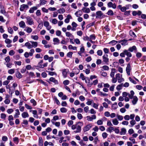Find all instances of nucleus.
<instances>
[{"label": "nucleus", "instance_id": "obj_37", "mask_svg": "<svg viewBox=\"0 0 146 146\" xmlns=\"http://www.w3.org/2000/svg\"><path fill=\"white\" fill-rule=\"evenodd\" d=\"M130 123L131 125V127H133L134 126V125L136 124V122L133 119L132 120L130 121Z\"/></svg>", "mask_w": 146, "mask_h": 146}, {"label": "nucleus", "instance_id": "obj_32", "mask_svg": "<svg viewBox=\"0 0 146 146\" xmlns=\"http://www.w3.org/2000/svg\"><path fill=\"white\" fill-rule=\"evenodd\" d=\"M136 49V47L135 46H133L132 47H130L128 49V50L131 52H132L134 50Z\"/></svg>", "mask_w": 146, "mask_h": 146}, {"label": "nucleus", "instance_id": "obj_27", "mask_svg": "<svg viewBox=\"0 0 146 146\" xmlns=\"http://www.w3.org/2000/svg\"><path fill=\"white\" fill-rule=\"evenodd\" d=\"M77 129V130L76 131H74V132L75 133H77L80 132L81 131V127L80 125L77 126L76 127Z\"/></svg>", "mask_w": 146, "mask_h": 146}, {"label": "nucleus", "instance_id": "obj_31", "mask_svg": "<svg viewBox=\"0 0 146 146\" xmlns=\"http://www.w3.org/2000/svg\"><path fill=\"white\" fill-rule=\"evenodd\" d=\"M31 42L32 44V46H33V47L35 48L37 46L38 43L37 42L31 41Z\"/></svg>", "mask_w": 146, "mask_h": 146}, {"label": "nucleus", "instance_id": "obj_42", "mask_svg": "<svg viewBox=\"0 0 146 146\" xmlns=\"http://www.w3.org/2000/svg\"><path fill=\"white\" fill-rule=\"evenodd\" d=\"M117 43V41L115 40H113L109 43L110 44H112L113 45H115Z\"/></svg>", "mask_w": 146, "mask_h": 146}, {"label": "nucleus", "instance_id": "obj_51", "mask_svg": "<svg viewBox=\"0 0 146 146\" xmlns=\"http://www.w3.org/2000/svg\"><path fill=\"white\" fill-rule=\"evenodd\" d=\"M16 76L17 78H20L22 77V76L19 72H18L17 73Z\"/></svg>", "mask_w": 146, "mask_h": 146}, {"label": "nucleus", "instance_id": "obj_26", "mask_svg": "<svg viewBox=\"0 0 146 146\" xmlns=\"http://www.w3.org/2000/svg\"><path fill=\"white\" fill-rule=\"evenodd\" d=\"M25 46H27L28 48L29 49H31L33 48V46H32L31 44L29 42H27L25 44Z\"/></svg>", "mask_w": 146, "mask_h": 146}, {"label": "nucleus", "instance_id": "obj_13", "mask_svg": "<svg viewBox=\"0 0 146 146\" xmlns=\"http://www.w3.org/2000/svg\"><path fill=\"white\" fill-rule=\"evenodd\" d=\"M138 100V99L137 97L134 96L133 97V100L132 101L133 104L134 105H135L137 103Z\"/></svg>", "mask_w": 146, "mask_h": 146}, {"label": "nucleus", "instance_id": "obj_25", "mask_svg": "<svg viewBox=\"0 0 146 146\" xmlns=\"http://www.w3.org/2000/svg\"><path fill=\"white\" fill-rule=\"evenodd\" d=\"M28 33H31L32 31V29L29 27H27L25 30Z\"/></svg>", "mask_w": 146, "mask_h": 146}, {"label": "nucleus", "instance_id": "obj_63", "mask_svg": "<svg viewBox=\"0 0 146 146\" xmlns=\"http://www.w3.org/2000/svg\"><path fill=\"white\" fill-rule=\"evenodd\" d=\"M72 54L73 53L72 52H69L67 54V56L70 58H71Z\"/></svg>", "mask_w": 146, "mask_h": 146}, {"label": "nucleus", "instance_id": "obj_20", "mask_svg": "<svg viewBox=\"0 0 146 146\" xmlns=\"http://www.w3.org/2000/svg\"><path fill=\"white\" fill-rule=\"evenodd\" d=\"M116 72L115 70V68H112L111 70V72L110 73V76L112 77H114L115 73Z\"/></svg>", "mask_w": 146, "mask_h": 146}, {"label": "nucleus", "instance_id": "obj_56", "mask_svg": "<svg viewBox=\"0 0 146 146\" xmlns=\"http://www.w3.org/2000/svg\"><path fill=\"white\" fill-rule=\"evenodd\" d=\"M74 42L76 44H80V42L78 38H76L74 40Z\"/></svg>", "mask_w": 146, "mask_h": 146}, {"label": "nucleus", "instance_id": "obj_23", "mask_svg": "<svg viewBox=\"0 0 146 146\" xmlns=\"http://www.w3.org/2000/svg\"><path fill=\"white\" fill-rule=\"evenodd\" d=\"M82 12L80 11H77L75 13V15L77 17H79L80 16H81L82 15Z\"/></svg>", "mask_w": 146, "mask_h": 146}, {"label": "nucleus", "instance_id": "obj_43", "mask_svg": "<svg viewBox=\"0 0 146 146\" xmlns=\"http://www.w3.org/2000/svg\"><path fill=\"white\" fill-rule=\"evenodd\" d=\"M129 33L131 36L133 37H135L136 36L134 32L131 31H130Z\"/></svg>", "mask_w": 146, "mask_h": 146}, {"label": "nucleus", "instance_id": "obj_2", "mask_svg": "<svg viewBox=\"0 0 146 146\" xmlns=\"http://www.w3.org/2000/svg\"><path fill=\"white\" fill-rule=\"evenodd\" d=\"M122 75H120L119 74H117L115 75V78L117 80V79L118 82L121 83L124 81V79L122 78Z\"/></svg>", "mask_w": 146, "mask_h": 146}, {"label": "nucleus", "instance_id": "obj_29", "mask_svg": "<svg viewBox=\"0 0 146 146\" xmlns=\"http://www.w3.org/2000/svg\"><path fill=\"white\" fill-rule=\"evenodd\" d=\"M127 40H126L123 39L121 40V44L123 46H125L127 44Z\"/></svg>", "mask_w": 146, "mask_h": 146}, {"label": "nucleus", "instance_id": "obj_22", "mask_svg": "<svg viewBox=\"0 0 146 146\" xmlns=\"http://www.w3.org/2000/svg\"><path fill=\"white\" fill-rule=\"evenodd\" d=\"M49 80L50 81L54 83L55 84H58V82L57 80H56L53 77L50 78Z\"/></svg>", "mask_w": 146, "mask_h": 146}, {"label": "nucleus", "instance_id": "obj_50", "mask_svg": "<svg viewBox=\"0 0 146 146\" xmlns=\"http://www.w3.org/2000/svg\"><path fill=\"white\" fill-rule=\"evenodd\" d=\"M89 40H94L96 38V37L94 35H92L90 36Z\"/></svg>", "mask_w": 146, "mask_h": 146}, {"label": "nucleus", "instance_id": "obj_44", "mask_svg": "<svg viewBox=\"0 0 146 146\" xmlns=\"http://www.w3.org/2000/svg\"><path fill=\"white\" fill-rule=\"evenodd\" d=\"M31 37L35 40H37L38 38V37L37 35H32Z\"/></svg>", "mask_w": 146, "mask_h": 146}, {"label": "nucleus", "instance_id": "obj_18", "mask_svg": "<svg viewBox=\"0 0 146 146\" xmlns=\"http://www.w3.org/2000/svg\"><path fill=\"white\" fill-rule=\"evenodd\" d=\"M124 52L125 53V54L128 57H131L132 54L131 53L129 52L127 50H124Z\"/></svg>", "mask_w": 146, "mask_h": 146}, {"label": "nucleus", "instance_id": "obj_17", "mask_svg": "<svg viewBox=\"0 0 146 146\" xmlns=\"http://www.w3.org/2000/svg\"><path fill=\"white\" fill-rule=\"evenodd\" d=\"M82 10L85 13H89L90 12V10L89 8H86L84 7Z\"/></svg>", "mask_w": 146, "mask_h": 146}, {"label": "nucleus", "instance_id": "obj_10", "mask_svg": "<svg viewBox=\"0 0 146 146\" xmlns=\"http://www.w3.org/2000/svg\"><path fill=\"white\" fill-rule=\"evenodd\" d=\"M108 55L105 54L103 56V61L106 63L108 62L109 61V58H108Z\"/></svg>", "mask_w": 146, "mask_h": 146}, {"label": "nucleus", "instance_id": "obj_61", "mask_svg": "<svg viewBox=\"0 0 146 146\" xmlns=\"http://www.w3.org/2000/svg\"><path fill=\"white\" fill-rule=\"evenodd\" d=\"M97 123L98 125H100L103 124V122L101 120H99L97 121Z\"/></svg>", "mask_w": 146, "mask_h": 146}, {"label": "nucleus", "instance_id": "obj_9", "mask_svg": "<svg viewBox=\"0 0 146 146\" xmlns=\"http://www.w3.org/2000/svg\"><path fill=\"white\" fill-rule=\"evenodd\" d=\"M62 74L64 78H66L67 77V73L68 72V70L66 69H64L62 70Z\"/></svg>", "mask_w": 146, "mask_h": 146}, {"label": "nucleus", "instance_id": "obj_35", "mask_svg": "<svg viewBox=\"0 0 146 146\" xmlns=\"http://www.w3.org/2000/svg\"><path fill=\"white\" fill-rule=\"evenodd\" d=\"M13 141L15 144H17L19 143V139L18 137H15L13 138Z\"/></svg>", "mask_w": 146, "mask_h": 146}, {"label": "nucleus", "instance_id": "obj_62", "mask_svg": "<svg viewBox=\"0 0 146 146\" xmlns=\"http://www.w3.org/2000/svg\"><path fill=\"white\" fill-rule=\"evenodd\" d=\"M70 81L68 80H66L64 81L63 82V84L65 85H68L69 84Z\"/></svg>", "mask_w": 146, "mask_h": 146}, {"label": "nucleus", "instance_id": "obj_4", "mask_svg": "<svg viewBox=\"0 0 146 146\" xmlns=\"http://www.w3.org/2000/svg\"><path fill=\"white\" fill-rule=\"evenodd\" d=\"M29 8V6L28 5L23 4L20 6V10L21 11H23L25 9H27Z\"/></svg>", "mask_w": 146, "mask_h": 146}, {"label": "nucleus", "instance_id": "obj_48", "mask_svg": "<svg viewBox=\"0 0 146 146\" xmlns=\"http://www.w3.org/2000/svg\"><path fill=\"white\" fill-rule=\"evenodd\" d=\"M48 56L47 55H46V60L48 59V61L49 62H51L52 61L53 59V57H49L48 58Z\"/></svg>", "mask_w": 146, "mask_h": 146}, {"label": "nucleus", "instance_id": "obj_8", "mask_svg": "<svg viewBox=\"0 0 146 146\" xmlns=\"http://www.w3.org/2000/svg\"><path fill=\"white\" fill-rule=\"evenodd\" d=\"M108 6L109 7H112L114 9L116 8V5L115 3L113 4L111 2H109L108 4Z\"/></svg>", "mask_w": 146, "mask_h": 146}, {"label": "nucleus", "instance_id": "obj_24", "mask_svg": "<svg viewBox=\"0 0 146 146\" xmlns=\"http://www.w3.org/2000/svg\"><path fill=\"white\" fill-rule=\"evenodd\" d=\"M37 9V7H34L31 8L29 10V12L30 13H33L35 10Z\"/></svg>", "mask_w": 146, "mask_h": 146}, {"label": "nucleus", "instance_id": "obj_55", "mask_svg": "<svg viewBox=\"0 0 146 146\" xmlns=\"http://www.w3.org/2000/svg\"><path fill=\"white\" fill-rule=\"evenodd\" d=\"M34 50L32 49L30 50V52L29 53V55L31 56H32L33 55V53L34 52Z\"/></svg>", "mask_w": 146, "mask_h": 146}, {"label": "nucleus", "instance_id": "obj_57", "mask_svg": "<svg viewBox=\"0 0 146 146\" xmlns=\"http://www.w3.org/2000/svg\"><path fill=\"white\" fill-rule=\"evenodd\" d=\"M5 60L6 62L8 63L9 62L10 60V57L9 56H8L7 57L5 58Z\"/></svg>", "mask_w": 146, "mask_h": 146}, {"label": "nucleus", "instance_id": "obj_14", "mask_svg": "<svg viewBox=\"0 0 146 146\" xmlns=\"http://www.w3.org/2000/svg\"><path fill=\"white\" fill-rule=\"evenodd\" d=\"M53 41L54 42V45L58 44L59 43L60 40L58 38H53Z\"/></svg>", "mask_w": 146, "mask_h": 146}, {"label": "nucleus", "instance_id": "obj_6", "mask_svg": "<svg viewBox=\"0 0 146 146\" xmlns=\"http://www.w3.org/2000/svg\"><path fill=\"white\" fill-rule=\"evenodd\" d=\"M92 124H90L86 125L84 128V132L88 131L92 127Z\"/></svg>", "mask_w": 146, "mask_h": 146}, {"label": "nucleus", "instance_id": "obj_7", "mask_svg": "<svg viewBox=\"0 0 146 146\" xmlns=\"http://www.w3.org/2000/svg\"><path fill=\"white\" fill-rule=\"evenodd\" d=\"M72 28L71 29L72 31H74L76 30V28L78 26L77 24L74 22H73L72 23Z\"/></svg>", "mask_w": 146, "mask_h": 146}, {"label": "nucleus", "instance_id": "obj_46", "mask_svg": "<svg viewBox=\"0 0 146 146\" xmlns=\"http://www.w3.org/2000/svg\"><path fill=\"white\" fill-rule=\"evenodd\" d=\"M114 130V129L113 127H110L108 128L107 129V131H108L110 133H111L113 130Z\"/></svg>", "mask_w": 146, "mask_h": 146}, {"label": "nucleus", "instance_id": "obj_36", "mask_svg": "<svg viewBox=\"0 0 146 146\" xmlns=\"http://www.w3.org/2000/svg\"><path fill=\"white\" fill-rule=\"evenodd\" d=\"M15 72V69H12L8 70V73L9 74H12L14 73Z\"/></svg>", "mask_w": 146, "mask_h": 146}, {"label": "nucleus", "instance_id": "obj_28", "mask_svg": "<svg viewBox=\"0 0 146 146\" xmlns=\"http://www.w3.org/2000/svg\"><path fill=\"white\" fill-rule=\"evenodd\" d=\"M39 146H42L43 145V141L42 138L40 137L39 139Z\"/></svg>", "mask_w": 146, "mask_h": 146}, {"label": "nucleus", "instance_id": "obj_54", "mask_svg": "<svg viewBox=\"0 0 146 146\" xmlns=\"http://www.w3.org/2000/svg\"><path fill=\"white\" fill-rule=\"evenodd\" d=\"M122 84H120L117 86L116 88L118 90H119L121 89Z\"/></svg>", "mask_w": 146, "mask_h": 146}, {"label": "nucleus", "instance_id": "obj_40", "mask_svg": "<svg viewBox=\"0 0 146 146\" xmlns=\"http://www.w3.org/2000/svg\"><path fill=\"white\" fill-rule=\"evenodd\" d=\"M69 49H72L73 50H76L77 47L76 46H73L71 45H69L68 47Z\"/></svg>", "mask_w": 146, "mask_h": 146}, {"label": "nucleus", "instance_id": "obj_34", "mask_svg": "<svg viewBox=\"0 0 146 146\" xmlns=\"http://www.w3.org/2000/svg\"><path fill=\"white\" fill-rule=\"evenodd\" d=\"M60 111L62 113H65L67 112V110L65 108L62 107L60 109Z\"/></svg>", "mask_w": 146, "mask_h": 146}, {"label": "nucleus", "instance_id": "obj_39", "mask_svg": "<svg viewBox=\"0 0 146 146\" xmlns=\"http://www.w3.org/2000/svg\"><path fill=\"white\" fill-rule=\"evenodd\" d=\"M88 102H86V104L88 105H90L92 103H93V101L92 100L88 99Z\"/></svg>", "mask_w": 146, "mask_h": 146}, {"label": "nucleus", "instance_id": "obj_5", "mask_svg": "<svg viewBox=\"0 0 146 146\" xmlns=\"http://www.w3.org/2000/svg\"><path fill=\"white\" fill-rule=\"evenodd\" d=\"M131 70V68L130 64V63H129L128 64L126 68V71L127 74L128 75H130V72Z\"/></svg>", "mask_w": 146, "mask_h": 146}, {"label": "nucleus", "instance_id": "obj_3", "mask_svg": "<svg viewBox=\"0 0 146 146\" xmlns=\"http://www.w3.org/2000/svg\"><path fill=\"white\" fill-rule=\"evenodd\" d=\"M27 20V23L29 25H31L34 24V22L33 19L29 17H26Z\"/></svg>", "mask_w": 146, "mask_h": 146}, {"label": "nucleus", "instance_id": "obj_12", "mask_svg": "<svg viewBox=\"0 0 146 146\" xmlns=\"http://www.w3.org/2000/svg\"><path fill=\"white\" fill-rule=\"evenodd\" d=\"M21 115L22 117L23 118L28 117L29 116V114L27 112H24L22 113L21 114Z\"/></svg>", "mask_w": 146, "mask_h": 146}, {"label": "nucleus", "instance_id": "obj_19", "mask_svg": "<svg viewBox=\"0 0 146 146\" xmlns=\"http://www.w3.org/2000/svg\"><path fill=\"white\" fill-rule=\"evenodd\" d=\"M112 122L114 125H117L119 122L116 118H114L112 119Z\"/></svg>", "mask_w": 146, "mask_h": 146}, {"label": "nucleus", "instance_id": "obj_53", "mask_svg": "<svg viewBox=\"0 0 146 146\" xmlns=\"http://www.w3.org/2000/svg\"><path fill=\"white\" fill-rule=\"evenodd\" d=\"M107 14L108 15H113V13L111 10H109L107 12Z\"/></svg>", "mask_w": 146, "mask_h": 146}, {"label": "nucleus", "instance_id": "obj_21", "mask_svg": "<svg viewBox=\"0 0 146 146\" xmlns=\"http://www.w3.org/2000/svg\"><path fill=\"white\" fill-rule=\"evenodd\" d=\"M126 129L124 128H122L121 129L120 134L121 135H124L126 133Z\"/></svg>", "mask_w": 146, "mask_h": 146}, {"label": "nucleus", "instance_id": "obj_47", "mask_svg": "<svg viewBox=\"0 0 146 146\" xmlns=\"http://www.w3.org/2000/svg\"><path fill=\"white\" fill-rule=\"evenodd\" d=\"M117 117L119 121L122 120L123 119V117L122 115H117Z\"/></svg>", "mask_w": 146, "mask_h": 146}, {"label": "nucleus", "instance_id": "obj_16", "mask_svg": "<svg viewBox=\"0 0 146 146\" xmlns=\"http://www.w3.org/2000/svg\"><path fill=\"white\" fill-rule=\"evenodd\" d=\"M19 25L23 29L26 26L25 23L23 21H21L19 23Z\"/></svg>", "mask_w": 146, "mask_h": 146}, {"label": "nucleus", "instance_id": "obj_15", "mask_svg": "<svg viewBox=\"0 0 146 146\" xmlns=\"http://www.w3.org/2000/svg\"><path fill=\"white\" fill-rule=\"evenodd\" d=\"M16 112L15 114L14 115V117L15 118H18L19 115H20V113L18 109H16L15 110Z\"/></svg>", "mask_w": 146, "mask_h": 146}, {"label": "nucleus", "instance_id": "obj_41", "mask_svg": "<svg viewBox=\"0 0 146 146\" xmlns=\"http://www.w3.org/2000/svg\"><path fill=\"white\" fill-rule=\"evenodd\" d=\"M117 103H115L112 104V108L113 110H115L117 108Z\"/></svg>", "mask_w": 146, "mask_h": 146}, {"label": "nucleus", "instance_id": "obj_60", "mask_svg": "<svg viewBox=\"0 0 146 146\" xmlns=\"http://www.w3.org/2000/svg\"><path fill=\"white\" fill-rule=\"evenodd\" d=\"M99 105L98 104H96L93 103V107L96 109H98V107Z\"/></svg>", "mask_w": 146, "mask_h": 146}, {"label": "nucleus", "instance_id": "obj_58", "mask_svg": "<svg viewBox=\"0 0 146 146\" xmlns=\"http://www.w3.org/2000/svg\"><path fill=\"white\" fill-rule=\"evenodd\" d=\"M48 22L46 21V27L48 30H49L51 28V26H50Z\"/></svg>", "mask_w": 146, "mask_h": 146}, {"label": "nucleus", "instance_id": "obj_64", "mask_svg": "<svg viewBox=\"0 0 146 146\" xmlns=\"http://www.w3.org/2000/svg\"><path fill=\"white\" fill-rule=\"evenodd\" d=\"M102 51L101 50H99L97 52V54L99 56H102Z\"/></svg>", "mask_w": 146, "mask_h": 146}, {"label": "nucleus", "instance_id": "obj_49", "mask_svg": "<svg viewBox=\"0 0 146 146\" xmlns=\"http://www.w3.org/2000/svg\"><path fill=\"white\" fill-rule=\"evenodd\" d=\"M80 78L82 80H85V79L86 78L82 73H81L80 74Z\"/></svg>", "mask_w": 146, "mask_h": 146}, {"label": "nucleus", "instance_id": "obj_30", "mask_svg": "<svg viewBox=\"0 0 146 146\" xmlns=\"http://www.w3.org/2000/svg\"><path fill=\"white\" fill-rule=\"evenodd\" d=\"M65 34L66 36L68 37H73V36L72 35L71 33L70 32H66Z\"/></svg>", "mask_w": 146, "mask_h": 146}, {"label": "nucleus", "instance_id": "obj_52", "mask_svg": "<svg viewBox=\"0 0 146 146\" xmlns=\"http://www.w3.org/2000/svg\"><path fill=\"white\" fill-rule=\"evenodd\" d=\"M6 115L5 114L2 113L1 114V118L2 119H5Z\"/></svg>", "mask_w": 146, "mask_h": 146}, {"label": "nucleus", "instance_id": "obj_45", "mask_svg": "<svg viewBox=\"0 0 146 146\" xmlns=\"http://www.w3.org/2000/svg\"><path fill=\"white\" fill-rule=\"evenodd\" d=\"M5 42L7 44H10L12 42V41L8 38H6L5 40Z\"/></svg>", "mask_w": 146, "mask_h": 146}, {"label": "nucleus", "instance_id": "obj_1", "mask_svg": "<svg viewBox=\"0 0 146 146\" xmlns=\"http://www.w3.org/2000/svg\"><path fill=\"white\" fill-rule=\"evenodd\" d=\"M104 15L103 13L101 11H98L96 13V18H103Z\"/></svg>", "mask_w": 146, "mask_h": 146}, {"label": "nucleus", "instance_id": "obj_11", "mask_svg": "<svg viewBox=\"0 0 146 146\" xmlns=\"http://www.w3.org/2000/svg\"><path fill=\"white\" fill-rule=\"evenodd\" d=\"M118 8L122 12H124L127 9H128V8H127L125 7H122L121 5H119L118 6Z\"/></svg>", "mask_w": 146, "mask_h": 146}, {"label": "nucleus", "instance_id": "obj_38", "mask_svg": "<svg viewBox=\"0 0 146 146\" xmlns=\"http://www.w3.org/2000/svg\"><path fill=\"white\" fill-rule=\"evenodd\" d=\"M65 11V10L64 9H60L58 10V12L60 14L63 13Z\"/></svg>", "mask_w": 146, "mask_h": 146}, {"label": "nucleus", "instance_id": "obj_59", "mask_svg": "<svg viewBox=\"0 0 146 146\" xmlns=\"http://www.w3.org/2000/svg\"><path fill=\"white\" fill-rule=\"evenodd\" d=\"M8 32L11 34H12L13 33V29L10 27H9L8 29Z\"/></svg>", "mask_w": 146, "mask_h": 146}, {"label": "nucleus", "instance_id": "obj_33", "mask_svg": "<svg viewBox=\"0 0 146 146\" xmlns=\"http://www.w3.org/2000/svg\"><path fill=\"white\" fill-rule=\"evenodd\" d=\"M73 72L75 74H77L79 73L80 70L79 69L77 68H75L73 69Z\"/></svg>", "mask_w": 146, "mask_h": 146}]
</instances>
